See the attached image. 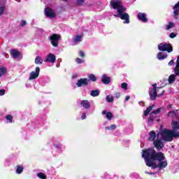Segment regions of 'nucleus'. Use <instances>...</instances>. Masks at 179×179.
Instances as JSON below:
<instances>
[{
  "label": "nucleus",
  "mask_w": 179,
  "mask_h": 179,
  "mask_svg": "<svg viewBox=\"0 0 179 179\" xmlns=\"http://www.w3.org/2000/svg\"><path fill=\"white\" fill-rule=\"evenodd\" d=\"M154 145L158 150H161V149H163V146H164V144H163V142H162V141L156 140L154 141Z\"/></svg>",
  "instance_id": "f8f14e48"
},
{
  "label": "nucleus",
  "mask_w": 179,
  "mask_h": 179,
  "mask_svg": "<svg viewBox=\"0 0 179 179\" xmlns=\"http://www.w3.org/2000/svg\"><path fill=\"white\" fill-rule=\"evenodd\" d=\"M80 105L82 107L87 110L90 107V102H89L87 100H83L80 101Z\"/></svg>",
  "instance_id": "2eb2a0df"
},
{
  "label": "nucleus",
  "mask_w": 179,
  "mask_h": 179,
  "mask_svg": "<svg viewBox=\"0 0 179 179\" xmlns=\"http://www.w3.org/2000/svg\"><path fill=\"white\" fill-rule=\"evenodd\" d=\"M74 43H80L82 41V36H77L73 38Z\"/></svg>",
  "instance_id": "cd10ccee"
},
{
  "label": "nucleus",
  "mask_w": 179,
  "mask_h": 179,
  "mask_svg": "<svg viewBox=\"0 0 179 179\" xmlns=\"http://www.w3.org/2000/svg\"><path fill=\"white\" fill-rule=\"evenodd\" d=\"M152 109H153V106H151L147 108V109L144 111V116L148 117V115H149V114L150 113Z\"/></svg>",
  "instance_id": "412c9836"
},
{
  "label": "nucleus",
  "mask_w": 179,
  "mask_h": 179,
  "mask_svg": "<svg viewBox=\"0 0 179 179\" xmlns=\"http://www.w3.org/2000/svg\"><path fill=\"white\" fill-rule=\"evenodd\" d=\"M88 78H89L90 80H92V82H96V80H97V78L93 74H90L88 76Z\"/></svg>",
  "instance_id": "c756f323"
},
{
  "label": "nucleus",
  "mask_w": 179,
  "mask_h": 179,
  "mask_svg": "<svg viewBox=\"0 0 179 179\" xmlns=\"http://www.w3.org/2000/svg\"><path fill=\"white\" fill-rule=\"evenodd\" d=\"M157 58L159 60L165 59V58H167V54H164V53L160 52L157 54Z\"/></svg>",
  "instance_id": "aec40b11"
},
{
  "label": "nucleus",
  "mask_w": 179,
  "mask_h": 179,
  "mask_svg": "<svg viewBox=\"0 0 179 179\" xmlns=\"http://www.w3.org/2000/svg\"><path fill=\"white\" fill-rule=\"evenodd\" d=\"M163 94H164V91H162V92L159 94V96H163Z\"/></svg>",
  "instance_id": "3c124183"
},
{
  "label": "nucleus",
  "mask_w": 179,
  "mask_h": 179,
  "mask_svg": "<svg viewBox=\"0 0 179 179\" xmlns=\"http://www.w3.org/2000/svg\"><path fill=\"white\" fill-rule=\"evenodd\" d=\"M81 118H82L83 120H85V119L86 118V113H83V115H82V117H81Z\"/></svg>",
  "instance_id": "de8ad7c7"
},
{
  "label": "nucleus",
  "mask_w": 179,
  "mask_h": 179,
  "mask_svg": "<svg viewBox=\"0 0 179 179\" xmlns=\"http://www.w3.org/2000/svg\"><path fill=\"white\" fill-rule=\"evenodd\" d=\"M45 13L48 17H55V13L50 8H46L45 9Z\"/></svg>",
  "instance_id": "9b49d317"
},
{
  "label": "nucleus",
  "mask_w": 179,
  "mask_h": 179,
  "mask_svg": "<svg viewBox=\"0 0 179 179\" xmlns=\"http://www.w3.org/2000/svg\"><path fill=\"white\" fill-rule=\"evenodd\" d=\"M103 83H104V85H108V83H110V82H111V78L106 75H103L102 76V79H101Z\"/></svg>",
  "instance_id": "f3484780"
},
{
  "label": "nucleus",
  "mask_w": 179,
  "mask_h": 179,
  "mask_svg": "<svg viewBox=\"0 0 179 179\" xmlns=\"http://www.w3.org/2000/svg\"><path fill=\"white\" fill-rule=\"evenodd\" d=\"M102 114H103V115H106V114H107V111L103 110Z\"/></svg>",
  "instance_id": "09e8293b"
},
{
  "label": "nucleus",
  "mask_w": 179,
  "mask_h": 179,
  "mask_svg": "<svg viewBox=\"0 0 179 179\" xmlns=\"http://www.w3.org/2000/svg\"><path fill=\"white\" fill-rule=\"evenodd\" d=\"M40 75V67L36 68V71H32L29 75V80L33 79H37V77Z\"/></svg>",
  "instance_id": "6e6552de"
},
{
  "label": "nucleus",
  "mask_w": 179,
  "mask_h": 179,
  "mask_svg": "<svg viewBox=\"0 0 179 179\" xmlns=\"http://www.w3.org/2000/svg\"><path fill=\"white\" fill-rule=\"evenodd\" d=\"M152 86L154 88L151 89L149 94L152 100H156V96H157V89H159V87H157V84L156 83L153 84Z\"/></svg>",
  "instance_id": "0eeeda50"
},
{
  "label": "nucleus",
  "mask_w": 179,
  "mask_h": 179,
  "mask_svg": "<svg viewBox=\"0 0 179 179\" xmlns=\"http://www.w3.org/2000/svg\"><path fill=\"white\" fill-rule=\"evenodd\" d=\"M145 173H146V174H150V176H153V173H149V172H146V171H145Z\"/></svg>",
  "instance_id": "603ef678"
},
{
  "label": "nucleus",
  "mask_w": 179,
  "mask_h": 179,
  "mask_svg": "<svg viewBox=\"0 0 179 179\" xmlns=\"http://www.w3.org/2000/svg\"><path fill=\"white\" fill-rule=\"evenodd\" d=\"M106 129H109L110 131H113V130L115 129V128H117V126L115 124H112L109 127H106Z\"/></svg>",
  "instance_id": "72a5a7b5"
},
{
  "label": "nucleus",
  "mask_w": 179,
  "mask_h": 179,
  "mask_svg": "<svg viewBox=\"0 0 179 179\" xmlns=\"http://www.w3.org/2000/svg\"><path fill=\"white\" fill-rule=\"evenodd\" d=\"M142 157L145 159L146 165L153 169L157 167L160 169L167 167V161L164 160L166 157L163 152L156 153L153 148L143 150Z\"/></svg>",
  "instance_id": "f257e3e1"
},
{
  "label": "nucleus",
  "mask_w": 179,
  "mask_h": 179,
  "mask_svg": "<svg viewBox=\"0 0 179 179\" xmlns=\"http://www.w3.org/2000/svg\"><path fill=\"white\" fill-rule=\"evenodd\" d=\"M20 26H26V21L24 20L21 21Z\"/></svg>",
  "instance_id": "a18cd8bd"
},
{
  "label": "nucleus",
  "mask_w": 179,
  "mask_h": 179,
  "mask_svg": "<svg viewBox=\"0 0 179 179\" xmlns=\"http://www.w3.org/2000/svg\"><path fill=\"white\" fill-rule=\"evenodd\" d=\"M79 55L80 57H82V58L85 57V52L82 50L79 51Z\"/></svg>",
  "instance_id": "79ce46f5"
},
{
  "label": "nucleus",
  "mask_w": 179,
  "mask_h": 179,
  "mask_svg": "<svg viewBox=\"0 0 179 179\" xmlns=\"http://www.w3.org/2000/svg\"><path fill=\"white\" fill-rule=\"evenodd\" d=\"M76 62H77V64H83V62H85V60H83L79 57H77L76 59Z\"/></svg>",
  "instance_id": "c9c22d12"
},
{
  "label": "nucleus",
  "mask_w": 179,
  "mask_h": 179,
  "mask_svg": "<svg viewBox=\"0 0 179 179\" xmlns=\"http://www.w3.org/2000/svg\"><path fill=\"white\" fill-rule=\"evenodd\" d=\"M161 108H157V110H154V111H152V113H154V114H159V113H160V111H161Z\"/></svg>",
  "instance_id": "a19ab883"
},
{
  "label": "nucleus",
  "mask_w": 179,
  "mask_h": 179,
  "mask_svg": "<svg viewBox=\"0 0 179 179\" xmlns=\"http://www.w3.org/2000/svg\"><path fill=\"white\" fill-rule=\"evenodd\" d=\"M174 64V61L173 60H171L169 62V65L171 66Z\"/></svg>",
  "instance_id": "49530a36"
},
{
  "label": "nucleus",
  "mask_w": 179,
  "mask_h": 179,
  "mask_svg": "<svg viewBox=\"0 0 179 179\" xmlns=\"http://www.w3.org/2000/svg\"><path fill=\"white\" fill-rule=\"evenodd\" d=\"M171 126L173 129H164L161 132L162 141L165 142H171L174 138H179V124L177 122H172Z\"/></svg>",
  "instance_id": "f03ea898"
},
{
  "label": "nucleus",
  "mask_w": 179,
  "mask_h": 179,
  "mask_svg": "<svg viewBox=\"0 0 179 179\" xmlns=\"http://www.w3.org/2000/svg\"><path fill=\"white\" fill-rule=\"evenodd\" d=\"M174 80H176V75L172 74L169 78V83L171 85V83H174Z\"/></svg>",
  "instance_id": "a878e982"
},
{
  "label": "nucleus",
  "mask_w": 179,
  "mask_h": 179,
  "mask_svg": "<svg viewBox=\"0 0 179 179\" xmlns=\"http://www.w3.org/2000/svg\"><path fill=\"white\" fill-rule=\"evenodd\" d=\"M169 108H171V105H169Z\"/></svg>",
  "instance_id": "864d4df0"
},
{
  "label": "nucleus",
  "mask_w": 179,
  "mask_h": 179,
  "mask_svg": "<svg viewBox=\"0 0 179 179\" xmlns=\"http://www.w3.org/2000/svg\"><path fill=\"white\" fill-rule=\"evenodd\" d=\"M149 141H153L155 139H156V133L155 131H152L150 132V137Z\"/></svg>",
  "instance_id": "5701e85b"
},
{
  "label": "nucleus",
  "mask_w": 179,
  "mask_h": 179,
  "mask_svg": "<svg viewBox=\"0 0 179 179\" xmlns=\"http://www.w3.org/2000/svg\"><path fill=\"white\" fill-rule=\"evenodd\" d=\"M49 40H50V43L53 47H58L59 41L61 40V35L54 34L50 36Z\"/></svg>",
  "instance_id": "20e7f679"
},
{
  "label": "nucleus",
  "mask_w": 179,
  "mask_h": 179,
  "mask_svg": "<svg viewBox=\"0 0 179 179\" xmlns=\"http://www.w3.org/2000/svg\"><path fill=\"white\" fill-rule=\"evenodd\" d=\"M110 6L113 9H117V15H114L115 17H117L122 19V20H124V24L129 23V15H128L127 13H124V12H125L127 10L125 8H124V6H122V3L120 1V0H111Z\"/></svg>",
  "instance_id": "7ed1b4c3"
},
{
  "label": "nucleus",
  "mask_w": 179,
  "mask_h": 179,
  "mask_svg": "<svg viewBox=\"0 0 179 179\" xmlns=\"http://www.w3.org/2000/svg\"><path fill=\"white\" fill-rule=\"evenodd\" d=\"M38 178H41V179H46L47 178V176H45V174L43 173L42 172L41 173H38L37 174Z\"/></svg>",
  "instance_id": "c85d7f7f"
},
{
  "label": "nucleus",
  "mask_w": 179,
  "mask_h": 179,
  "mask_svg": "<svg viewBox=\"0 0 179 179\" xmlns=\"http://www.w3.org/2000/svg\"><path fill=\"white\" fill-rule=\"evenodd\" d=\"M87 85H89V80L87 78H81L76 83L78 87H82V86H87Z\"/></svg>",
  "instance_id": "1a4fd4ad"
},
{
  "label": "nucleus",
  "mask_w": 179,
  "mask_h": 179,
  "mask_svg": "<svg viewBox=\"0 0 179 179\" xmlns=\"http://www.w3.org/2000/svg\"><path fill=\"white\" fill-rule=\"evenodd\" d=\"M173 13L175 18L177 19L178 17V12H179V1L173 7Z\"/></svg>",
  "instance_id": "dca6fc26"
},
{
  "label": "nucleus",
  "mask_w": 179,
  "mask_h": 179,
  "mask_svg": "<svg viewBox=\"0 0 179 179\" xmlns=\"http://www.w3.org/2000/svg\"><path fill=\"white\" fill-rule=\"evenodd\" d=\"M155 118H156V114H154V113L152 112L151 113H150V117L148 118V121H150V122H153V121H155Z\"/></svg>",
  "instance_id": "393cba45"
},
{
  "label": "nucleus",
  "mask_w": 179,
  "mask_h": 179,
  "mask_svg": "<svg viewBox=\"0 0 179 179\" xmlns=\"http://www.w3.org/2000/svg\"><path fill=\"white\" fill-rule=\"evenodd\" d=\"M113 117H114V115H113L112 113L108 112V113H106V118H107V120H110L113 118Z\"/></svg>",
  "instance_id": "7c9ffc66"
},
{
  "label": "nucleus",
  "mask_w": 179,
  "mask_h": 179,
  "mask_svg": "<svg viewBox=\"0 0 179 179\" xmlns=\"http://www.w3.org/2000/svg\"><path fill=\"white\" fill-rule=\"evenodd\" d=\"M43 58L41 57H36L35 59V64H36V65H41V64H43Z\"/></svg>",
  "instance_id": "b1692460"
},
{
  "label": "nucleus",
  "mask_w": 179,
  "mask_h": 179,
  "mask_svg": "<svg viewBox=\"0 0 179 179\" xmlns=\"http://www.w3.org/2000/svg\"><path fill=\"white\" fill-rule=\"evenodd\" d=\"M174 72L176 76L179 77V55L178 56L177 60H176V68L174 69Z\"/></svg>",
  "instance_id": "a211bd4d"
},
{
  "label": "nucleus",
  "mask_w": 179,
  "mask_h": 179,
  "mask_svg": "<svg viewBox=\"0 0 179 179\" xmlns=\"http://www.w3.org/2000/svg\"><path fill=\"white\" fill-rule=\"evenodd\" d=\"M5 94V90H0V96H3Z\"/></svg>",
  "instance_id": "c03bdc74"
},
{
  "label": "nucleus",
  "mask_w": 179,
  "mask_h": 179,
  "mask_svg": "<svg viewBox=\"0 0 179 179\" xmlns=\"http://www.w3.org/2000/svg\"><path fill=\"white\" fill-rule=\"evenodd\" d=\"M63 1H66V0H63Z\"/></svg>",
  "instance_id": "5fc2aeb1"
},
{
  "label": "nucleus",
  "mask_w": 179,
  "mask_h": 179,
  "mask_svg": "<svg viewBox=\"0 0 179 179\" xmlns=\"http://www.w3.org/2000/svg\"><path fill=\"white\" fill-rule=\"evenodd\" d=\"M159 51H167V52H173V47L170 43H160L158 45Z\"/></svg>",
  "instance_id": "39448f33"
},
{
  "label": "nucleus",
  "mask_w": 179,
  "mask_h": 179,
  "mask_svg": "<svg viewBox=\"0 0 179 179\" xmlns=\"http://www.w3.org/2000/svg\"><path fill=\"white\" fill-rule=\"evenodd\" d=\"M106 101H108V103H113L114 101V96L111 95H108L106 96Z\"/></svg>",
  "instance_id": "bb28decb"
},
{
  "label": "nucleus",
  "mask_w": 179,
  "mask_h": 179,
  "mask_svg": "<svg viewBox=\"0 0 179 179\" xmlns=\"http://www.w3.org/2000/svg\"><path fill=\"white\" fill-rule=\"evenodd\" d=\"M174 27V23L169 22V24L166 26V30H170V29H173Z\"/></svg>",
  "instance_id": "473e14b6"
},
{
  "label": "nucleus",
  "mask_w": 179,
  "mask_h": 179,
  "mask_svg": "<svg viewBox=\"0 0 179 179\" xmlns=\"http://www.w3.org/2000/svg\"><path fill=\"white\" fill-rule=\"evenodd\" d=\"M5 11V7L3 6H0V16Z\"/></svg>",
  "instance_id": "58836bf2"
},
{
  "label": "nucleus",
  "mask_w": 179,
  "mask_h": 179,
  "mask_svg": "<svg viewBox=\"0 0 179 179\" xmlns=\"http://www.w3.org/2000/svg\"><path fill=\"white\" fill-rule=\"evenodd\" d=\"M6 120H7V121H8V122L11 123L12 121H13V117H12V115H8L6 117Z\"/></svg>",
  "instance_id": "2f4dec72"
},
{
  "label": "nucleus",
  "mask_w": 179,
  "mask_h": 179,
  "mask_svg": "<svg viewBox=\"0 0 179 179\" xmlns=\"http://www.w3.org/2000/svg\"><path fill=\"white\" fill-rule=\"evenodd\" d=\"M8 70L3 66H0V78H2L4 75H6Z\"/></svg>",
  "instance_id": "6ab92c4d"
},
{
  "label": "nucleus",
  "mask_w": 179,
  "mask_h": 179,
  "mask_svg": "<svg viewBox=\"0 0 179 179\" xmlns=\"http://www.w3.org/2000/svg\"><path fill=\"white\" fill-rule=\"evenodd\" d=\"M23 171V166H17L16 173L17 174H20Z\"/></svg>",
  "instance_id": "f704fd0d"
},
{
  "label": "nucleus",
  "mask_w": 179,
  "mask_h": 179,
  "mask_svg": "<svg viewBox=\"0 0 179 179\" xmlns=\"http://www.w3.org/2000/svg\"><path fill=\"white\" fill-rule=\"evenodd\" d=\"M122 88L124 89V90H128V84H127V83H122Z\"/></svg>",
  "instance_id": "e433bc0d"
},
{
  "label": "nucleus",
  "mask_w": 179,
  "mask_h": 179,
  "mask_svg": "<svg viewBox=\"0 0 179 179\" xmlns=\"http://www.w3.org/2000/svg\"><path fill=\"white\" fill-rule=\"evenodd\" d=\"M137 17L138 19H139V20H141V22H143V23L148 22V18H146V13H139L137 15Z\"/></svg>",
  "instance_id": "ddd939ff"
},
{
  "label": "nucleus",
  "mask_w": 179,
  "mask_h": 179,
  "mask_svg": "<svg viewBox=\"0 0 179 179\" xmlns=\"http://www.w3.org/2000/svg\"><path fill=\"white\" fill-rule=\"evenodd\" d=\"M90 94L92 97H97L100 94V91L99 90H92Z\"/></svg>",
  "instance_id": "4be33fe9"
},
{
  "label": "nucleus",
  "mask_w": 179,
  "mask_h": 179,
  "mask_svg": "<svg viewBox=\"0 0 179 179\" xmlns=\"http://www.w3.org/2000/svg\"><path fill=\"white\" fill-rule=\"evenodd\" d=\"M170 38H174L175 37H177V34L172 32L170 35H169Z\"/></svg>",
  "instance_id": "ea45409f"
},
{
  "label": "nucleus",
  "mask_w": 179,
  "mask_h": 179,
  "mask_svg": "<svg viewBox=\"0 0 179 179\" xmlns=\"http://www.w3.org/2000/svg\"><path fill=\"white\" fill-rule=\"evenodd\" d=\"M10 55H12L13 58H19L20 57V52L19 50L13 49L10 50Z\"/></svg>",
  "instance_id": "4468645a"
},
{
  "label": "nucleus",
  "mask_w": 179,
  "mask_h": 179,
  "mask_svg": "<svg viewBox=\"0 0 179 179\" xmlns=\"http://www.w3.org/2000/svg\"><path fill=\"white\" fill-rule=\"evenodd\" d=\"M129 99H130L129 96H126V101H128V100H129Z\"/></svg>",
  "instance_id": "8fccbe9b"
},
{
  "label": "nucleus",
  "mask_w": 179,
  "mask_h": 179,
  "mask_svg": "<svg viewBox=\"0 0 179 179\" xmlns=\"http://www.w3.org/2000/svg\"><path fill=\"white\" fill-rule=\"evenodd\" d=\"M120 96H121V94H120V92H117L115 94V97H116V99H120Z\"/></svg>",
  "instance_id": "37998d69"
},
{
  "label": "nucleus",
  "mask_w": 179,
  "mask_h": 179,
  "mask_svg": "<svg viewBox=\"0 0 179 179\" xmlns=\"http://www.w3.org/2000/svg\"><path fill=\"white\" fill-rule=\"evenodd\" d=\"M56 59L57 58L55 57V55L50 53L49 55H48L47 58L45 60V62H50V64H54Z\"/></svg>",
  "instance_id": "9d476101"
},
{
  "label": "nucleus",
  "mask_w": 179,
  "mask_h": 179,
  "mask_svg": "<svg viewBox=\"0 0 179 179\" xmlns=\"http://www.w3.org/2000/svg\"><path fill=\"white\" fill-rule=\"evenodd\" d=\"M77 5H83L85 0H76Z\"/></svg>",
  "instance_id": "4c0bfd02"
},
{
  "label": "nucleus",
  "mask_w": 179,
  "mask_h": 179,
  "mask_svg": "<svg viewBox=\"0 0 179 179\" xmlns=\"http://www.w3.org/2000/svg\"><path fill=\"white\" fill-rule=\"evenodd\" d=\"M179 110H173L171 112H169L168 113V117H169L170 118H172L173 120V122H176V120H178V124H179Z\"/></svg>",
  "instance_id": "423d86ee"
}]
</instances>
